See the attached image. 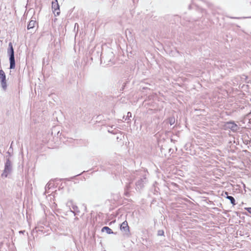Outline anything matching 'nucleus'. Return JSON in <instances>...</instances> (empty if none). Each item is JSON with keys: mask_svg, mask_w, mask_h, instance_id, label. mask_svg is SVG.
<instances>
[{"mask_svg": "<svg viewBox=\"0 0 251 251\" xmlns=\"http://www.w3.org/2000/svg\"><path fill=\"white\" fill-rule=\"evenodd\" d=\"M101 231L102 232H106L107 234H109L113 233V232L112 231V230L108 226H104L102 227Z\"/></svg>", "mask_w": 251, "mask_h": 251, "instance_id": "nucleus-8", "label": "nucleus"}, {"mask_svg": "<svg viewBox=\"0 0 251 251\" xmlns=\"http://www.w3.org/2000/svg\"><path fill=\"white\" fill-rule=\"evenodd\" d=\"M157 234L159 236H162L164 234V231L162 230H159L158 231Z\"/></svg>", "mask_w": 251, "mask_h": 251, "instance_id": "nucleus-12", "label": "nucleus"}, {"mask_svg": "<svg viewBox=\"0 0 251 251\" xmlns=\"http://www.w3.org/2000/svg\"><path fill=\"white\" fill-rule=\"evenodd\" d=\"M142 180H141L140 181H138L137 183H136V185L138 187V188H141L143 187V185L141 183V181Z\"/></svg>", "mask_w": 251, "mask_h": 251, "instance_id": "nucleus-11", "label": "nucleus"}, {"mask_svg": "<svg viewBox=\"0 0 251 251\" xmlns=\"http://www.w3.org/2000/svg\"><path fill=\"white\" fill-rule=\"evenodd\" d=\"M246 209L248 211V212L251 214V207L246 208Z\"/></svg>", "mask_w": 251, "mask_h": 251, "instance_id": "nucleus-13", "label": "nucleus"}, {"mask_svg": "<svg viewBox=\"0 0 251 251\" xmlns=\"http://www.w3.org/2000/svg\"><path fill=\"white\" fill-rule=\"evenodd\" d=\"M12 171V164L10 160L8 159L5 164V168L3 173L2 174V176L5 177H7L8 175L11 173Z\"/></svg>", "mask_w": 251, "mask_h": 251, "instance_id": "nucleus-2", "label": "nucleus"}, {"mask_svg": "<svg viewBox=\"0 0 251 251\" xmlns=\"http://www.w3.org/2000/svg\"><path fill=\"white\" fill-rule=\"evenodd\" d=\"M221 195L225 198H226V199H228L230 200L231 203L233 205H235V200L234 199V198L232 197V196H228V193L227 192H223L222 193V194H221Z\"/></svg>", "mask_w": 251, "mask_h": 251, "instance_id": "nucleus-7", "label": "nucleus"}, {"mask_svg": "<svg viewBox=\"0 0 251 251\" xmlns=\"http://www.w3.org/2000/svg\"><path fill=\"white\" fill-rule=\"evenodd\" d=\"M0 79L1 85L4 90L7 88V82L6 80V75L4 72L2 70H0Z\"/></svg>", "mask_w": 251, "mask_h": 251, "instance_id": "nucleus-3", "label": "nucleus"}, {"mask_svg": "<svg viewBox=\"0 0 251 251\" xmlns=\"http://www.w3.org/2000/svg\"><path fill=\"white\" fill-rule=\"evenodd\" d=\"M169 123H170L171 125H173V124H174L175 123V118H173V117L170 118L169 119Z\"/></svg>", "mask_w": 251, "mask_h": 251, "instance_id": "nucleus-10", "label": "nucleus"}, {"mask_svg": "<svg viewBox=\"0 0 251 251\" xmlns=\"http://www.w3.org/2000/svg\"><path fill=\"white\" fill-rule=\"evenodd\" d=\"M35 24H36L35 21H33V20L30 21L27 25V29H30L33 28L34 27Z\"/></svg>", "mask_w": 251, "mask_h": 251, "instance_id": "nucleus-9", "label": "nucleus"}, {"mask_svg": "<svg viewBox=\"0 0 251 251\" xmlns=\"http://www.w3.org/2000/svg\"><path fill=\"white\" fill-rule=\"evenodd\" d=\"M51 7L55 15L58 16L60 14V9L57 0L52 1Z\"/></svg>", "mask_w": 251, "mask_h": 251, "instance_id": "nucleus-4", "label": "nucleus"}, {"mask_svg": "<svg viewBox=\"0 0 251 251\" xmlns=\"http://www.w3.org/2000/svg\"><path fill=\"white\" fill-rule=\"evenodd\" d=\"M127 117H131V113L129 112L127 113Z\"/></svg>", "mask_w": 251, "mask_h": 251, "instance_id": "nucleus-14", "label": "nucleus"}, {"mask_svg": "<svg viewBox=\"0 0 251 251\" xmlns=\"http://www.w3.org/2000/svg\"><path fill=\"white\" fill-rule=\"evenodd\" d=\"M7 53L9 55L10 68L11 69H14L15 67V61L14 58V51L11 43L8 44V49L7 50Z\"/></svg>", "mask_w": 251, "mask_h": 251, "instance_id": "nucleus-1", "label": "nucleus"}, {"mask_svg": "<svg viewBox=\"0 0 251 251\" xmlns=\"http://www.w3.org/2000/svg\"><path fill=\"white\" fill-rule=\"evenodd\" d=\"M121 230L126 235H128L129 232V228L126 221L122 223L120 226Z\"/></svg>", "mask_w": 251, "mask_h": 251, "instance_id": "nucleus-6", "label": "nucleus"}, {"mask_svg": "<svg viewBox=\"0 0 251 251\" xmlns=\"http://www.w3.org/2000/svg\"><path fill=\"white\" fill-rule=\"evenodd\" d=\"M224 126L226 129H229L233 131H236L239 129L238 126L233 122L226 123Z\"/></svg>", "mask_w": 251, "mask_h": 251, "instance_id": "nucleus-5", "label": "nucleus"}]
</instances>
